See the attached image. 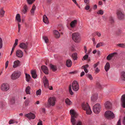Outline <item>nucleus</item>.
Listing matches in <instances>:
<instances>
[{
    "instance_id": "32",
    "label": "nucleus",
    "mask_w": 125,
    "mask_h": 125,
    "mask_svg": "<svg viewBox=\"0 0 125 125\" xmlns=\"http://www.w3.org/2000/svg\"><path fill=\"white\" fill-rule=\"evenodd\" d=\"M65 103L68 105H70L72 104V102L68 98H67L65 99Z\"/></svg>"
},
{
    "instance_id": "1",
    "label": "nucleus",
    "mask_w": 125,
    "mask_h": 125,
    "mask_svg": "<svg viewBox=\"0 0 125 125\" xmlns=\"http://www.w3.org/2000/svg\"><path fill=\"white\" fill-rule=\"evenodd\" d=\"M70 112L71 115V122L73 125H75L76 124V121L75 118H76L77 116V113L73 109L71 110Z\"/></svg>"
},
{
    "instance_id": "12",
    "label": "nucleus",
    "mask_w": 125,
    "mask_h": 125,
    "mask_svg": "<svg viewBox=\"0 0 125 125\" xmlns=\"http://www.w3.org/2000/svg\"><path fill=\"white\" fill-rule=\"evenodd\" d=\"M43 82L44 84V85L46 88H49V81L47 78L45 76H44L43 78Z\"/></svg>"
},
{
    "instance_id": "16",
    "label": "nucleus",
    "mask_w": 125,
    "mask_h": 125,
    "mask_svg": "<svg viewBox=\"0 0 125 125\" xmlns=\"http://www.w3.org/2000/svg\"><path fill=\"white\" fill-rule=\"evenodd\" d=\"M105 107L107 109L111 108L112 105L111 103L109 101L106 102L104 104Z\"/></svg>"
},
{
    "instance_id": "47",
    "label": "nucleus",
    "mask_w": 125,
    "mask_h": 125,
    "mask_svg": "<svg viewBox=\"0 0 125 125\" xmlns=\"http://www.w3.org/2000/svg\"><path fill=\"white\" fill-rule=\"evenodd\" d=\"M82 122L81 121L79 120L77 121L76 122V125H82Z\"/></svg>"
},
{
    "instance_id": "63",
    "label": "nucleus",
    "mask_w": 125,
    "mask_h": 125,
    "mask_svg": "<svg viewBox=\"0 0 125 125\" xmlns=\"http://www.w3.org/2000/svg\"><path fill=\"white\" fill-rule=\"evenodd\" d=\"M85 74L84 72L83 71L81 73L80 76L81 77H82Z\"/></svg>"
},
{
    "instance_id": "14",
    "label": "nucleus",
    "mask_w": 125,
    "mask_h": 125,
    "mask_svg": "<svg viewBox=\"0 0 125 125\" xmlns=\"http://www.w3.org/2000/svg\"><path fill=\"white\" fill-rule=\"evenodd\" d=\"M16 56L19 58L22 57L23 55V53L22 51L20 50H17L16 52Z\"/></svg>"
},
{
    "instance_id": "55",
    "label": "nucleus",
    "mask_w": 125,
    "mask_h": 125,
    "mask_svg": "<svg viewBox=\"0 0 125 125\" xmlns=\"http://www.w3.org/2000/svg\"><path fill=\"white\" fill-rule=\"evenodd\" d=\"M25 103L26 106L28 105L29 104L28 100H26L25 101Z\"/></svg>"
},
{
    "instance_id": "5",
    "label": "nucleus",
    "mask_w": 125,
    "mask_h": 125,
    "mask_svg": "<svg viewBox=\"0 0 125 125\" xmlns=\"http://www.w3.org/2000/svg\"><path fill=\"white\" fill-rule=\"evenodd\" d=\"M104 116L105 117L110 119H113L115 117V115L113 113L109 111H107L105 112Z\"/></svg>"
},
{
    "instance_id": "28",
    "label": "nucleus",
    "mask_w": 125,
    "mask_h": 125,
    "mask_svg": "<svg viewBox=\"0 0 125 125\" xmlns=\"http://www.w3.org/2000/svg\"><path fill=\"white\" fill-rule=\"evenodd\" d=\"M43 22L45 23L48 24L49 22L47 16L46 15H44L43 16Z\"/></svg>"
},
{
    "instance_id": "31",
    "label": "nucleus",
    "mask_w": 125,
    "mask_h": 125,
    "mask_svg": "<svg viewBox=\"0 0 125 125\" xmlns=\"http://www.w3.org/2000/svg\"><path fill=\"white\" fill-rule=\"evenodd\" d=\"M9 103L11 104H14L15 103V98L13 97L9 100Z\"/></svg>"
},
{
    "instance_id": "17",
    "label": "nucleus",
    "mask_w": 125,
    "mask_h": 125,
    "mask_svg": "<svg viewBox=\"0 0 125 125\" xmlns=\"http://www.w3.org/2000/svg\"><path fill=\"white\" fill-rule=\"evenodd\" d=\"M98 97V94H94L91 97V100L93 102H95L97 100Z\"/></svg>"
},
{
    "instance_id": "43",
    "label": "nucleus",
    "mask_w": 125,
    "mask_h": 125,
    "mask_svg": "<svg viewBox=\"0 0 125 125\" xmlns=\"http://www.w3.org/2000/svg\"><path fill=\"white\" fill-rule=\"evenodd\" d=\"M3 46V44L2 39L0 37V49L2 48Z\"/></svg>"
},
{
    "instance_id": "8",
    "label": "nucleus",
    "mask_w": 125,
    "mask_h": 125,
    "mask_svg": "<svg viewBox=\"0 0 125 125\" xmlns=\"http://www.w3.org/2000/svg\"><path fill=\"white\" fill-rule=\"evenodd\" d=\"M72 88L73 91H76L79 89V85L77 81H75L73 82L72 85Z\"/></svg>"
},
{
    "instance_id": "60",
    "label": "nucleus",
    "mask_w": 125,
    "mask_h": 125,
    "mask_svg": "<svg viewBox=\"0 0 125 125\" xmlns=\"http://www.w3.org/2000/svg\"><path fill=\"white\" fill-rule=\"evenodd\" d=\"M120 119H119L117 122V125H121V123L120 122Z\"/></svg>"
},
{
    "instance_id": "54",
    "label": "nucleus",
    "mask_w": 125,
    "mask_h": 125,
    "mask_svg": "<svg viewBox=\"0 0 125 125\" xmlns=\"http://www.w3.org/2000/svg\"><path fill=\"white\" fill-rule=\"evenodd\" d=\"M95 73H98L100 71V70L97 67L96 68L95 70Z\"/></svg>"
},
{
    "instance_id": "44",
    "label": "nucleus",
    "mask_w": 125,
    "mask_h": 125,
    "mask_svg": "<svg viewBox=\"0 0 125 125\" xmlns=\"http://www.w3.org/2000/svg\"><path fill=\"white\" fill-rule=\"evenodd\" d=\"M35 0H27V1L29 4H31Z\"/></svg>"
},
{
    "instance_id": "39",
    "label": "nucleus",
    "mask_w": 125,
    "mask_h": 125,
    "mask_svg": "<svg viewBox=\"0 0 125 125\" xmlns=\"http://www.w3.org/2000/svg\"><path fill=\"white\" fill-rule=\"evenodd\" d=\"M50 68L53 71H55L56 70V67H55L54 65L51 64L50 65Z\"/></svg>"
},
{
    "instance_id": "30",
    "label": "nucleus",
    "mask_w": 125,
    "mask_h": 125,
    "mask_svg": "<svg viewBox=\"0 0 125 125\" xmlns=\"http://www.w3.org/2000/svg\"><path fill=\"white\" fill-rule=\"evenodd\" d=\"M16 19L18 22H21V17L19 14H17L16 16Z\"/></svg>"
},
{
    "instance_id": "51",
    "label": "nucleus",
    "mask_w": 125,
    "mask_h": 125,
    "mask_svg": "<svg viewBox=\"0 0 125 125\" xmlns=\"http://www.w3.org/2000/svg\"><path fill=\"white\" fill-rule=\"evenodd\" d=\"M102 42H100L97 44L96 45V47L97 48L100 47L101 46H102Z\"/></svg>"
},
{
    "instance_id": "20",
    "label": "nucleus",
    "mask_w": 125,
    "mask_h": 125,
    "mask_svg": "<svg viewBox=\"0 0 125 125\" xmlns=\"http://www.w3.org/2000/svg\"><path fill=\"white\" fill-rule=\"evenodd\" d=\"M117 53L115 52L109 54L107 57L106 59L108 60H110L113 57L115 54H116Z\"/></svg>"
},
{
    "instance_id": "21",
    "label": "nucleus",
    "mask_w": 125,
    "mask_h": 125,
    "mask_svg": "<svg viewBox=\"0 0 125 125\" xmlns=\"http://www.w3.org/2000/svg\"><path fill=\"white\" fill-rule=\"evenodd\" d=\"M77 23V21L76 20H74L72 21L70 24L71 27L72 28H74L76 25Z\"/></svg>"
},
{
    "instance_id": "38",
    "label": "nucleus",
    "mask_w": 125,
    "mask_h": 125,
    "mask_svg": "<svg viewBox=\"0 0 125 125\" xmlns=\"http://www.w3.org/2000/svg\"><path fill=\"white\" fill-rule=\"evenodd\" d=\"M42 38L45 43H47L48 42V39L47 37L46 36H43Z\"/></svg>"
},
{
    "instance_id": "49",
    "label": "nucleus",
    "mask_w": 125,
    "mask_h": 125,
    "mask_svg": "<svg viewBox=\"0 0 125 125\" xmlns=\"http://www.w3.org/2000/svg\"><path fill=\"white\" fill-rule=\"evenodd\" d=\"M99 64V62H98L97 63L94 64V65L93 67L94 68H96Z\"/></svg>"
},
{
    "instance_id": "3",
    "label": "nucleus",
    "mask_w": 125,
    "mask_h": 125,
    "mask_svg": "<svg viewBox=\"0 0 125 125\" xmlns=\"http://www.w3.org/2000/svg\"><path fill=\"white\" fill-rule=\"evenodd\" d=\"M72 39L75 42H79L81 40L80 34L78 32L73 33L72 34Z\"/></svg>"
},
{
    "instance_id": "27",
    "label": "nucleus",
    "mask_w": 125,
    "mask_h": 125,
    "mask_svg": "<svg viewBox=\"0 0 125 125\" xmlns=\"http://www.w3.org/2000/svg\"><path fill=\"white\" fill-rule=\"evenodd\" d=\"M89 67V65L87 64L81 67L82 69H84V71L86 73H87L88 72V71L87 69V68H88Z\"/></svg>"
},
{
    "instance_id": "9",
    "label": "nucleus",
    "mask_w": 125,
    "mask_h": 125,
    "mask_svg": "<svg viewBox=\"0 0 125 125\" xmlns=\"http://www.w3.org/2000/svg\"><path fill=\"white\" fill-rule=\"evenodd\" d=\"M1 90L3 91H7L10 88V86L7 83H4L1 86Z\"/></svg>"
},
{
    "instance_id": "59",
    "label": "nucleus",
    "mask_w": 125,
    "mask_h": 125,
    "mask_svg": "<svg viewBox=\"0 0 125 125\" xmlns=\"http://www.w3.org/2000/svg\"><path fill=\"white\" fill-rule=\"evenodd\" d=\"M8 63H9V61H7L5 63V68L6 69L8 66Z\"/></svg>"
},
{
    "instance_id": "22",
    "label": "nucleus",
    "mask_w": 125,
    "mask_h": 125,
    "mask_svg": "<svg viewBox=\"0 0 125 125\" xmlns=\"http://www.w3.org/2000/svg\"><path fill=\"white\" fill-rule=\"evenodd\" d=\"M121 80L123 81H125V72L123 71L121 72Z\"/></svg>"
},
{
    "instance_id": "37",
    "label": "nucleus",
    "mask_w": 125,
    "mask_h": 125,
    "mask_svg": "<svg viewBox=\"0 0 125 125\" xmlns=\"http://www.w3.org/2000/svg\"><path fill=\"white\" fill-rule=\"evenodd\" d=\"M5 11L3 10L2 9L0 11V16L1 17H2L4 16Z\"/></svg>"
},
{
    "instance_id": "33",
    "label": "nucleus",
    "mask_w": 125,
    "mask_h": 125,
    "mask_svg": "<svg viewBox=\"0 0 125 125\" xmlns=\"http://www.w3.org/2000/svg\"><path fill=\"white\" fill-rule=\"evenodd\" d=\"M30 88L29 86L26 87L25 89V91L27 94H30Z\"/></svg>"
},
{
    "instance_id": "48",
    "label": "nucleus",
    "mask_w": 125,
    "mask_h": 125,
    "mask_svg": "<svg viewBox=\"0 0 125 125\" xmlns=\"http://www.w3.org/2000/svg\"><path fill=\"white\" fill-rule=\"evenodd\" d=\"M18 40L17 39H16L15 40V42L13 46L16 47V45L18 44Z\"/></svg>"
},
{
    "instance_id": "64",
    "label": "nucleus",
    "mask_w": 125,
    "mask_h": 125,
    "mask_svg": "<svg viewBox=\"0 0 125 125\" xmlns=\"http://www.w3.org/2000/svg\"><path fill=\"white\" fill-rule=\"evenodd\" d=\"M84 2L85 3H87L89 2V0H84Z\"/></svg>"
},
{
    "instance_id": "11",
    "label": "nucleus",
    "mask_w": 125,
    "mask_h": 125,
    "mask_svg": "<svg viewBox=\"0 0 125 125\" xmlns=\"http://www.w3.org/2000/svg\"><path fill=\"white\" fill-rule=\"evenodd\" d=\"M116 14L118 19L120 20L123 19L124 17V15L120 10H118Z\"/></svg>"
},
{
    "instance_id": "15",
    "label": "nucleus",
    "mask_w": 125,
    "mask_h": 125,
    "mask_svg": "<svg viewBox=\"0 0 125 125\" xmlns=\"http://www.w3.org/2000/svg\"><path fill=\"white\" fill-rule=\"evenodd\" d=\"M28 43H22L19 45V47L23 49H26L28 47Z\"/></svg>"
},
{
    "instance_id": "10",
    "label": "nucleus",
    "mask_w": 125,
    "mask_h": 125,
    "mask_svg": "<svg viewBox=\"0 0 125 125\" xmlns=\"http://www.w3.org/2000/svg\"><path fill=\"white\" fill-rule=\"evenodd\" d=\"M25 116L27 117L29 120L31 119H35V117L34 114L31 113H30L25 114Z\"/></svg>"
},
{
    "instance_id": "29",
    "label": "nucleus",
    "mask_w": 125,
    "mask_h": 125,
    "mask_svg": "<svg viewBox=\"0 0 125 125\" xmlns=\"http://www.w3.org/2000/svg\"><path fill=\"white\" fill-rule=\"evenodd\" d=\"M53 33L56 37L58 38L60 37V34L58 31L55 30L53 31Z\"/></svg>"
},
{
    "instance_id": "42",
    "label": "nucleus",
    "mask_w": 125,
    "mask_h": 125,
    "mask_svg": "<svg viewBox=\"0 0 125 125\" xmlns=\"http://www.w3.org/2000/svg\"><path fill=\"white\" fill-rule=\"evenodd\" d=\"M69 91L70 94L71 95H72L73 94V93L71 87V85L69 87Z\"/></svg>"
},
{
    "instance_id": "24",
    "label": "nucleus",
    "mask_w": 125,
    "mask_h": 125,
    "mask_svg": "<svg viewBox=\"0 0 125 125\" xmlns=\"http://www.w3.org/2000/svg\"><path fill=\"white\" fill-rule=\"evenodd\" d=\"M31 73L32 77L34 79H35L37 77V75L35 70H31Z\"/></svg>"
},
{
    "instance_id": "13",
    "label": "nucleus",
    "mask_w": 125,
    "mask_h": 125,
    "mask_svg": "<svg viewBox=\"0 0 125 125\" xmlns=\"http://www.w3.org/2000/svg\"><path fill=\"white\" fill-rule=\"evenodd\" d=\"M121 105L123 108H125V94L123 95L121 98Z\"/></svg>"
},
{
    "instance_id": "7",
    "label": "nucleus",
    "mask_w": 125,
    "mask_h": 125,
    "mask_svg": "<svg viewBox=\"0 0 125 125\" xmlns=\"http://www.w3.org/2000/svg\"><path fill=\"white\" fill-rule=\"evenodd\" d=\"M21 74V73L20 72H15L11 75V79L13 80H15L20 77Z\"/></svg>"
},
{
    "instance_id": "46",
    "label": "nucleus",
    "mask_w": 125,
    "mask_h": 125,
    "mask_svg": "<svg viewBox=\"0 0 125 125\" xmlns=\"http://www.w3.org/2000/svg\"><path fill=\"white\" fill-rule=\"evenodd\" d=\"M87 77L90 80H92L93 79V78L92 75L90 74H88L87 75Z\"/></svg>"
},
{
    "instance_id": "19",
    "label": "nucleus",
    "mask_w": 125,
    "mask_h": 125,
    "mask_svg": "<svg viewBox=\"0 0 125 125\" xmlns=\"http://www.w3.org/2000/svg\"><path fill=\"white\" fill-rule=\"evenodd\" d=\"M20 62L18 60L15 61L14 62V64L13 66V68H15L19 66L20 64Z\"/></svg>"
},
{
    "instance_id": "26",
    "label": "nucleus",
    "mask_w": 125,
    "mask_h": 125,
    "mask_svg": "<svg viewBox=\"0 0 125 125\" xmlns=\"http://www.w3.org/2000/svg\"><path fill=\"white\" fill-rule=\"evenodd\" d=\"M28 10V7L26 5H25L23 9L21 11V13L22 15L25 14Z\"/></svg>"
},
{
    "instance_id": "35",
    "label": "nucleus",
    "mask_w": 125,
    "mask_h": 125,
    "mask_svg": "<svg viewBox=\"0 0 125 125\" xmlns=\"http://www.w3.org/2000/svg\"><path fill=\"white\" fill-rule=\"evenodd\" d=\"M72 57L74 60H76L77 59V57L76 53H73L72 55Z\"/></svg>"
},
{
    "instance_id": "41",
    "label": "nucleus",
    "mask_w": 125,
    "mask_h": 125,
    "mask_svg": "<svg viewBox=\"0 0 125 125\" xmlns=\"http://www.w3.org/2000/svg\"><path fill=\"white\" fill-rule=\"evenodd\" d=\"M36 9L35 6L34 5L33 6L31 11V13L32 14H33L34 13V10Z\"/></svg>"
},
{
    "instance_id": "50",
    "label": "nucleus",
    "mask_w": 125,
    "mask_h": 125,
    "mask_svg": "<svg viewBox=\"0 0 125 125\" xmlns=\"http://www.w3.org/2000/svg\"><path fill=\"white\" fill-rule=\"evenodd\" d=\"M88 55H85L83 57V58L82 59V60H83V59L85 60H86L88 58Z\"/></svg>"
},
{
    "instance_id": "36",
    "label": "nucleus",
    "mask_w": 125,
    "mask_h": 125,
    "mask_svg": "<svg viewBox=\"0 0 125 125\" xmlns=\"http://www.w3.org/2000/svg\"><path fill=\"white\" fill-rule=\"evenodd\" d=\"M42 91L40 89L37 90L36 92V95L37 96H40L41 94Z\"/></svg>"
},
{
    "instance_id": "18",
    "label": "nucleus",
    "mask_w": 125,
    "mask_h": 125,
    "mask_svg": "<svg viewBox=\"0 0 125 125\" xmlns=\"http://www.w3.org/2000/svg\"><path fill=\"white\" fill-rule=\"evenodd\" d=\"M41 68L44 73L46 74H48V69L47 67L45 65H43L41 66Z\"/></svg>"
},
{
    "instance_id": "2",
    "label": "nucleus",
    "mask_w": 125,
    "mask_h": 125,
    "mask_svg": "<svg viewBox=\"0 0 125 125\" xmlns=\"http://www.w3.org/2000/svg\"><path fill=\"white\" fill-rule=\"evenodd\" d=\"M55 101L56 98L55 97H50L48 100V103L47 104L45 103V105L47 108H49L51 106H53L55 105Z\"/></svg>"
},
{
    "instance_id": "25",
    "label": "nucleus",
    "mask_w": 125,
    "mask_h": 125,
    "mask_svg": "<svg viewBox=\"0 0 125 125\" xmlns=\"http://www.w3.org/2000/svg\"><path fill=\"white\" fill-rule=\"evenodd\" d=\"M72 64V62L69 59L67 60L66 61V65L68 67H70Z\"/></svg>"
},
{
    "instance_id": "45",
    "label": "nucleus",
    "mask_w": 125,
    "mask_h": 125,
    "mask_svg": "<svg viewBox=\"0 0 125 125\" xmlns=\"http://www.w3.org/2000/svg\"><path fill=\"white\" fill-rule=\"evenodd\" d=\"M118 46L122 48H124L125 47V45L124 43H120L118 44Z\"/></svg>"
},
{
    "instance_id": "52",
    "label": "nucleus",
    "mask_w": 125,
    "mask_h": 125,
    "mask_svg": "<svg viewBox=\"0 0 125 125\" xmlns=\"http://www.w3.org/2000/svg\"><path fill=\"white\" fill-rule=\"evenodd\" d=\"M109 20L110 21L111 23H113L114 22V20L113 17H110V18Z\"/></svg>"
},
{
    "instance_id": "6",
    "label": "nucleus",
    "mask_w": 125,
    "mask_h": 125,
    "mask_svg": "<svg viewBox=\"0 0 125 125\" xmlns=\"http://www.w3.org/2000/svg\"><path fill=\"white\" fill-rule=\"evenodd\" d=\"M101 106L99 104H95L93 108L94 112L96 114H98L100 112Z\"/></svg>"
},
{
    "instance_id": "56",
    "label": "nucleus",
    "mask_w": 125,
    "mask_h": 125,
    "mask_svg": "<svg viewBox=\"0 0 125 125\" xmlns=\"http://www.w3.org/2000/svg\"><path fill=\"white\" fill-rule=\"evenodd\" d=\"M14 123V120H10L9 122V124L10 125L13 124Z\"/></svg>"
},
{
    "instance_id": "62",
    "label": "nucleus",
    "mask_w": 125,
    "mask_h": 125,
    "mask_svg": "<svg viewBox=\"0 0 125 125\" xmlns=\"http://www.w3.org/2000/svg\"><path fill=\"white\" fill-rule=\"evenodd\" d=\"M96 35L100 37L101 36V34L100 33L98 32H96Z\"/></svg>"
},
{
    "instance_id": "23",
    "label": "nucleus",
    "mask_w": 125,
    "mask_h": 125,
    "mask_svg": "<svg viewBox=\"0 0 125 125\" xmlns=\"http://www.w3.org/2000/svg\"><path fill=\"white\" fill-rule=\"evenodd\" d=\"M110 67V65L109 63L108 62H107L104 67V69L106 72L109 70Z\"/></svg>"
},
{
    "instance_id": "57",
    "label": "nucleus",
    "mask_w": 125,
    "mask_h": 125,
    "mask_svg": "<svg viewBox=\"0 0 125 125\" xmlns=\"http://www.w3.org/2000/svg\"><path fill=\"white\" fill-rule=\"evenodd\" d=\"M41 110L42 112L43 113H45V108H42L41 109Z\"/></svg>"
},
{
    "instance_id": "53",
    "label": "nucleus",
    "mask_w": 125,
    "mask_h": 125,
    "mask_svg": "<svg viewBox=\"0 0 125 125\" xmlns=\"http://www.w3.org/2000/svg\"><path fill=\"white\" fill-rule=\"evenodd\" d=\"M15 47H16L14 46H13V47L12 48V49L11 52V53H10V55H11L12 54L14 50V49Z\"/></svg>"
},
{
    "instance_id": "4",
    "label": "nucleus",
    "mask_w": 125,
    "mask_h": 125,
    "mask_svg": "<svg viewBox=\"0 0 125 125\" xmlns=\"http://www.w3.org/2000/svg\"><path fill=\"white\" fill-rule=\"evenodd\" d=\"M82 107L83 109L86 111V114H90L92 112L87 103H84L82 104Z\"/></svg>"
},
{
    "instance_id": "40",
    "label": "nucleus",
    "mask_w": 125,
    "mask_h": 125,
    "mask_svg": "<svg viewBox=\"0 0 125 125\" xmlns=\"http://www.w3.org/2000/svg\"><path fill=\"white\" fill-rule=\"evenodd\" d=\"M104 11L102 10H100L97 11V13L98 15H102L104 14Z\"/></svg>"
},
{
    "instance_id": "61",
    "label": "nucleus",
    "mask_w": 125,
    "mask_h": 125,
    "mask_svg": "<svg viewBox=\"0 0 125 125\" xmlns=\"http://www.w3.org/2000/svg\"><path fill=\"white\" fill-rule=\"evenodd\" d=\"M42 121H41L40 120L39 122L38 123L37 125H42Z\"/></svg>"
},
{
    "instance_id": "58",
    "label": "nucleus",
    "mask_w": 125,
    "mask_h": 125,
    "mask_svg": "<svg viewBox=\"0 0 125 125\" xmlns=\"http://www.w3.org/2000/svg\"><path fill=\"white\" fill-rule=\"evenodd\" d=\"M85 8L86 10H88L90 8V6L88 5H87L85 7Z\"/></svg>"
},
{
    "instance_id": "34",
    "label": "nucleus",
    "mask_w": 125,
    "mask_h": 125,
    "mask_svg": "<svg viewBox=\"0 0 125 125\" xmlns=\"http://www.w3.org/2000/svg\"><path fill=\"white\" fill-rule=\"evenodd\" d=\"M26 80L27 81L29 82L31 79V77L30 75L26 73L25 74Z\"/></svg>"
}]
</instances>
